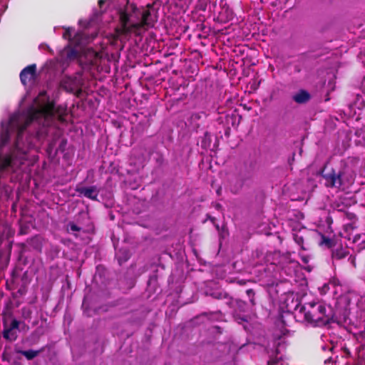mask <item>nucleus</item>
I'll list each match as a JSON object with an SVG mask.
<instances>
[{"label":"nucleus","instance_id":"nucleus-12","mask_svg":"<svg viewBox=\"0 0 365 365\" xmlns=\"http://www.w3.org/2000/svg\"><path fill=\"white\" fill-rule=\"evenodd\" d=\"M211 296L216 299H227L226 304L231 307L232 298L227 292L222 291L214 292L211 294Z\"/></svg>","mask_w":365,"mask_h":365},{"label":"nucleus","instance_id":"nucleus-30","mask_svg":"<svg viewBox=\"0 0 365 365\" xmlns=\"http://www.w3.org/2000/svg\"><path fill=\"white\" fill-rule=\"evenodd\" d=\"M237 283L240 285H245L246 284V281L244 279L237 280Z\"/></svg>","mask_w":365,"mask_h":365},{"label":"nucleus","instance_id":"nucleus-15","mask_svg":"<svg viewBox=\"0 0 365 365\" xmlns=\"http://www.w3.org/2000/svg\"><path fill=\"white\" fill-rule=\"evenodd\" d=\"M288 332V330L283 328V329L280 330V332H275L273 334V338L274 340V344L278 346L281 343V339Z\"/></svg>","mask_w":365,"mask_h":365},{"label":"nucleus","instance_id":"nucleus-36","mask_svg":"<svg viewBox=\"0 0 365 365\" xmlns=\"http://www.w3.org/2000/svg\"><path fill=\"white\" fill-rule=\"evenodd\" d=\"M208 219L213 223L215 224V222L216 220L215 217H211V216H208Z\"/></svg>","mask_w":365,"mask_h":365},{"label":"nucleus","instance_id":"nucleus-6","mask_svg":"<svg viewBox=\"0 0 365 365\" xmlns=\"http://www.w3.org/2000/svg\"><path fill=\"white\" fill-rule=\"evenodd\" d=\"M250 179V176L246 172H239L229 181L228 189L234 195L239 194L243 187L246 185Z\"/></svg>","mask_w":365,"mask_h":365},{"label":"nucleus","instance_id":"nucleus-7","mask_svg":"<svg viewBox=\"0 0 365 365\" xmlns=\"http://www.w3.org/2000/svg\"><path fill=\"white\" fill-rule=\"evenodd\" d=\"M76 191L80 196H83L92 200H98L99 190L95 185L90 187L77 186Z\"/></svg>","mask_w":365,"mask_h":365},{"label":"nucleus","instance_id":"nucleus-14","mask_svg":"<svg viewBox=\"0 0 365 365\" xmlns=\"http://www.w3.org/2000/svg\"><path fill=\"white\" fill-rule=\"evenodd\" d=\"M294 242L300 246L301 250H307V247H304V237L299 232L294 233L293 235Z\"/></svg>","mask_w":365,"mask_h":365},{"label":"nucleus","instance_id":"nucleus-28","mask_svg":"<svg viewBox=\"0 0 365 365\" xmlns=\"http://www.w3.org/2000/svg\"><path fill=\"white\" fill-rule=\"evenodd\" d=\"M246 294L249 298H251V297L253 298V297H255V291L252 289H247Z\"/></svg>","mask_w":365,"mask_h":365},{"label":"nucleus","instance_id":"nucleus-8","mask_svg":"<svg viewBox=\"0 0 365 365\" xmlns=\"http://www.w3.org/2000/svg\"><path fill=\"white\" fill-rule=\"evenodd\" d=\"M36 75V66L31 64L25 67L20 73L21 83L26 86L28 83L34 81Z\"/></svg>","mask_w":365,"mask_h":365},{"label":"nucleus","instance_id":"nucleus-5","mask_svg":"<svg viewBox=\"0 0 365 365\" xmlns=\"http://www.w3.org/2000/svg\"><path fill=\"white\" fill-rule=\"evenodd\" d=\"M158 11L154 8V3L148 4L140 9L138 22L133 23L132 27L138 30L144 27H153L158 21Z\"/></svg>","mask_w":365,"mask_h":365},{"label":"nucleus","instance_id":"nucleus-38","mask_svg":"<svg viewBox=\"0 0 365 365\" xmlns=\"http://www.w3.org/2000/svg\"><path fill=\"white\" fill-rule=\"evenodd\" d=\"M66 143V140H63L61 141V145H60V147L61 148V147H62L63 145H64Z\"/></svg>","mask_w":365,"mask_h":365},{"label":"nucleus","instance_id":"nucleus-26","mask_svg":"<svg viewBox=\"0 0 365 365\" xmlns=\"http://www.w3.org/2000/svg\"><path fill=\"white\" fill-rule=\"evenodd\" d=\"M279 363V359L277 358H271L267 361V365H277Z\"/></svg>","mask_w":365,"mask_h":365},{"label":"nucleus","instance_id":"nucleus-3","mask_svg":"<svg viewBox=\"0 0 365 365\" xmlns=\"http://www.w3.org/2000/svg\"><path fill=\"white\" fill-rule=\"evenodd\" d=\"M299 314L304 320L314 327H321L328 324L331 317L327 313L325 304L320 302H311L303 305H297Z\"/></svg>","mask_w":365,"mask_h":365},{"label":"nucleus","instance_id":"nucleus-10","mask_svg":"<svg viewBox=\"0 0 365 365\" xmlns=\"http://www.w3.org/2000/svg\"><path fill=\"white\" fill-rule=\"evenodd\" d=\"M61 56L65 57L66 61H73L79 57L78 51L70 45L66 46L61 52Z\"/></svg>","mask_w":365,"mask_h":365},{"label":"nucleus","instance_id":"nucleus-25","mask_svg":"<svg viewBox=\"0 0 365 365\" xmlns=\"http://www.w3.org/2000/svg\"><path fill=\"white\" fill-rule=\"evenodd\" d=\"M213 225H215L216 230L220 232V235L223 237L222 235H223L224 232L225 231V227L223 226L222 227V229H220V225L215 222Z\"/></svg>","mask_w":365,"mask_h":365},{"label":"nucleus","instance_id":"nucleus-27","mask_svg":"<svg viewBox=\"0 0 365 365\" xmlns=\"http://www.w3.org/2000/svg\"><path fill=\"white\" fill-rule=\"evenodd\" d=\"M348 318H349V312L347 310V308L346 307L344 314H343V322L346 323Z\"/></svg>","mask_w":365,"mask_h":365},{"label":"nucleus","instance_id":"nucleus-24","mask_svg":"<svg viewBox=\"0 0 365 365\" xmlns=\"http://www.w3.org/2000/svg\"><path fill=\"white\" fill-rule=\"evenodd\" d=\"M344 216L349 220H355L356 215L354 212H344Z\"/></svg>","mask_w":365,"mask_h":365},{"label":"nucleus","instance_id":"nucleus-4","mask_svg":"<svg viewBox=\"0 0 365 365\" xmlns=\"http://www.w3.org/2000/svg\"><path fill=\"white\" fill-rule=\"evenodd\" d=\"M120 27L116 28L113 34V41H123V37L131 34L136 30L132 27V24L138 22L140 19V9L135 4L128 1L124 9L120 11Z\"/></svg>","mask_w":365,"mask_h":365},{"label":"nucleus","instance_id":"nucleus-35","mask_svg":"<svg viewBox=\"0 0 365 365\" xmlns=\"http://www.w3.org/2000/svg\"><path fill=\"white\" fill-rule=\"evenodd\" d=\"M250 302L252 304V306L255 305V297L250 298Z\"/></svg>","mask_w":365,"mask_h":365},{"label":"nucleus","instance_id":"nucleus-18","mask_svg":"<svg viewBox=\"0 0 365 365\" xmlns=\"http://www.w3.org/2000/svg\"><path fill=\"white\" fill-rule=\"evenodd\" d=\"M211 141L210 139V135L208 132H205L204 134V139L202 141V146H204L203 144H205V147L210 145Z\"/></svg>","mask_w":365,"mask_h":365},{"label":"nucleus","instance_id":"nucleus-41","mask_svg":"<svg viewBox=\"0 0 365 365\" xmlns=\"http://www.w3.org/2000/svg\"><path fill=\"white\" fill-rule=\"evenodd\" d=\"M328 360H329V361H330V360H331V358L328 359L327 360H325V361H324V363H327V361Z\"/></svg>","mask_w":365,"mask_h":365},{"label":"nucleus","instance_id":"nucleus-9","mask_svg":"<svg viewBox=\"0 0 365 365\" xmlns=\"http://www.w3.org/2000/svg\"><path fill=\"white\" fill-rule=\"evenodd\" d=\"M311 99L309 93L304 89L299 90L292 96V100L298 104H304Z\"/></svg>","mask_w":365,"mask_h":365},{"label":"nucleus","instance_id":"nucleus-29","mask_svg":"<svg viewBox=\"0 0 365 365\" xmlns=\"http://www.w3.org/2000/svg\"><path fill=\"white\" fill-rule=\"evenodd\" d=\"M214 207H215L216 210H222V206L221 204L220 203H215V205H214Z\"/></svg>","mask_w":365,"mask_h":365},{"label":"nucleus","instance_id":"nucleus-21","mask_svg":"<svg viewBox=\"0 0 365 365\" xmlns=\"http://www.w3.org/2000/svg\"><path fill=\"white\" fill-rule=\"evenodd\" d=\"M68 227H69L70 230L73 232H78L81 230V227H78L73 222H69Z\"/></svg>","mask_w":365,"mask_h":365},{"label":"nucleus","instance_id":"nucleus-16","mask_svg":"<svg viewBox=\"0 0 365 365\" xmlns=\"http://www.w3.org/2000/svg\"><path fill=\"white\" fill-rule=\"evenodd\" d=\"M3 336L6 339L12 341L16 340L17 338L16 334L13 331V330L10 329V328H7L4 330Z\"/></svg>","mask_w":365,"mask_h":365},{"label":"nucleus","instance_id":"nucleus-13","mask_svg":"<svg viewBox=\"0 0 365 365\" xmlns=\"http://www.w3.org/2000/svg\"><path fill=\"white\" fill-rule=\"evenodd\" d=\"M41 350H19L17 352L24 356L28 360H32L36 357Z\"/></svg>","mask_w":365,"mask_h":365},{"label":"nucleus","instance_id":"nucleus-11","mask_svg":"<svg viewBox=\"0 0 365 365\" xmlns=\"http://www.w3.org/2000/svg\"><path fill=\"white\" fill-rule=\"evenodd\" d=\"M349 255V252L346 248L339 246L332 250L331 257L333 259L341 260L346 257Z\"/></svg>","mask_w":365,"mask_h":365},{"label":"nucleus","instance_id":"nucleus-34","mask_svg":"<svg viewBox=\"0 0 365 365\" xmlns=\"http://www.w3.org/2000/svg\"><path fill=\"white\" fill-rule=\"evenodd\" d=\"M201 117L200 113H195L193 114V118L195 119H200Z\"/></svg>","mask_w":365,"mask_h":365},{"label":"nucleus","instance_id":"nucleus-1","mask_svg":"<svg viewBox=\"0 0 365 365\" xmlns=\"http://www.w3.org/2000/svg\"><path fill=\"white\" fill-rule=\"evenodd\" d=\"M54 117H57L60 121L64 120V110L60 106L56 107L53 101L47 102L39 108H31L26 118L19 114L11 115L8 125L6 127L2 126L0 133V149L9 143L11 130H16L17 138H19L34 120L41 118L48 119Z\"/></svg>","mask_w":365,"mask_h":365},{"label":"nucleus","instance_id":"nucleus-40","mask_svg":"<svg viewBox=\"0 0 365 365\" xmlns=\"http://www.w3.org/2000/svg\"><path fill=\"white\" fill-rule=\"evenodd\" d=\"M302 260L304 262L307 263L308 261L305 257H302Z\"/></svg>","mask_w":365,"mask_h":365},{"label":"nucleus","instance_id":"nucleus-17","mask_svg":"<svg viewBox=\"0 0 365 365\" xmlns=\"http://www.w3.org/2000/svg\"><path fill=\"white\" fill-rule=\"evenodd\" d=\"M322 244L325 245L327 247L331 248L334 246V241L325 236H322Z\"/></svg>","mask_w":365,"mask_h":365},{"label":"nucleus","instance_id":"nucleus-31","mask_svg":"<svg viewBox=\"0 0 365 365\" xmlns=\"http://www.w3.org/2000/svg\"><path fill=\"white\" fill-rule=\"evenodd\" d=\"M216 193L218 196L221 195L222 194V187L220 186L217 190H216Z\"/></svg>","mask_w":365,"mask_h":365},{"label":"nucleus","instance_id":"nucleus-23","mask_svg":"<svg viewBox=\"0 0 365 365\" xmlns=\"http://www.w3.org/2000/svg\"><path fill=\"white\" fill-rule=\"evenodd\" d=\"M19 322L17 319H14L11 321L9 328H10V329L11 330L17 329H19Z\"/></svg>","mask_w":365,"mask_h":365},{"label":"nucleus","instance_id":"nucleus-39","mask_svg":"<svg viewBox=\"0 0 365 365\" xmlns=\"http://www.w3.org/2000/svg\"><path fill=\"white\" fill-rule=\"evenodd\" d=\"M337 210L340 212H344L343 208H340V205H337Z\"/></svg>","mask_w":365,"mask_h":365},{"label":"nucleus","instance_id":"nucleus-2","mask_svg":"<svg viewBox=\"0 0 365 365\" xmlns=\"http://www.w3.org/2000/svg\"><path fill=\"white\" fill-rule=\"evenodd\" d=\"M318 175L321 176L324 187L329 189L341 190L349 187L356 178V174L351 168L346 165L334 168L329 166V161L324 164Z\"/></svg>","mask_w":365,"mask_h":365},{"label":"nucleus","instance_id":"nucleus-32","mask_svg":"<svg viewBox=\"0 0 365 365\" xmlns=\"http://www.w3.org/2000/svg\"><path fill=\"white\" fill-rule=\"evenodd\" d=\"M105 2H106V0H98V6L100 7H102L103 5L105 4Z\"/></svg>","mask_w":365,"mask_h":365},{"label":"nucleus","instance_id":"nucleus-19","mask_svg":"<svg viewBox=\"0 0 365 365\" xmlns=\"http://www.w3.org/2000/svg\"><path fill=\"white\" fill-rule=\"evenodd\" d=\"M71 36H72V31L71 29L68 28L65 30L64 33L63 34V37L65 39H68V41H71Z\"/></svg>","mask_w":365,"mask_h":365},{"label":"nucleus","instance_id":"nucleus-33","mask_svg":"<svg viewBox=\"0 0 365 365\" xmlns=\"http://www.w3.org/2000/svg\"><path fill=\"white\" fill-rule=\"evenodd\" d=\"M349 260H351V262L353 264V265L354 267H356V264H355V258L354 257H352L351 256L349 258Z\"/></svg>","mask_w":365,"mask_h":365},{"label":"nucleus","instance_id":"nucleus-37","mask_svg":"<svg viewBox=\"0 0 365 365\" xmlns=\"http://www.w3.org/2000/svg\"><path fill=\"white\" fill-rule=\"evenodd\" d=\"M360 238V235H356L354 237V242H356Z\"/></svg>","mask_w":365,"mask_h":365},{"label":"nucleus","instance_id":"nucleus-20","mask_svg":"<svg viewBox=\"0 0 365 365\" xmlns=\"http://www.w3.org/2000/svg\"><path fill=\"white\" fill-rule=\"evenodd\" d=\"M229 118L232 120V126H237L240 123V118L241 117L238 118L237 122H236V120L237 118V116L236 115L232 114Z\"/></svg>","mask_w":365,"mask_h":365},{"label":"nucleus","instance_id":"nucleus-22","mask_svg":"<svg viewBox=\"0 0 365 365\" xmlns=\"http://www.w3.org/2000/svg\"><path fill=\"white\" fill-rule=\"evenodd\" d=\"M351 299L349 296H343L339 299V302L348 306L350 304Z\"/></svg>","mask_w":365,"mask_h":365}]
</instances>
